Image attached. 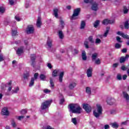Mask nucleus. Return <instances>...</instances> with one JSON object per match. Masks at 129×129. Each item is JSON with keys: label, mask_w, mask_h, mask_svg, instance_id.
Returning <instances> with one entry per match:
<instances>
[{"label": "nucleus", "mask_w": 129, "mask_h": 129, "mask_svg": "<svg viewBox=\"0 0 129 129\" xmlns=\"http://www.w3.org/2000/svg\"><path fill=\"white\" fill-rule=\"evenodd\" d=\"M5 87H7L8 89L6 93V95H13V94H17L20 91L19 87H16L14 90L13 89V86H12V81L7 83L5 85Z\"/></svg>", "instance_id": "obj_1"}, {"label": "nucleus", "mask_w": 129, "mask_h": 129, "mask_svg": "<svg viewBox=\"0 0 129 129\" xmlns=\"http://www.w3.org/2000/svg\"><path fill=\"white\" fill-rule=\"evenodd\" d=\"M69 111L72 113H81L82 109L79 104H71L69 106Z\"/></svg>", "instance_id": "obj_2"}, {"label": "nucleus", "mask_w": 129, "mask_h": 129, "mask_svg": "<svg viewBox=\"0 0 129 129\" xmlns=\"http://www.w3.org/2000/svg\"><path fill=\"white\" fill-rule=\"evenodd\" d=\"M96 108L93 111V114L95 117L97 118L102 114V107L100 104L96 105Z\"/></svg>", "instance_id": "obj_3"}, {"label": "nucleus", "mask_w": 129, "mask_h": 129, "mask_svg": "<svg viewBox=\"0 0 129 129\" xmlns=\"http://www.w3.org/2000/svg\"><path fill=\"white\" fill-rule=\"evenodd\" d=\"M58 73H59V82H62L63 79V76H64V72H60L59 70H55L52 72V76L53 77H56L58 75Z\"/></svg>", "instance_id": "obj_4"}, {"label": "nucleus", "mask_w": 129, "mask_h": 129, "mask_svg": "<svg viewBox=\"0 0 129 129\" xmlns=\"http://www.w3.org/2000/svg\"><path fill=\"white\" fill-rule=\"evenodd\" d=\"M52 103V100H47L43 102L41 106V108L42 110L47 109L48 107H50V105Z\"/></svg>", "instance_id": "obj_5"}, {"label": "nucleus", "mask_w": 129, "mask_h": 129, "mask_svg": "<svg viewBox=\"0 0 129 129\" xmlns=\"http://www.w3.org/2000/svg\"><path fill=\"white\" fill-rule=\"evenodd\" d=\"M35 31V28L33 25H29L26 28V32L27 34H33Z\"/></svg>", "instance_id": "obj_6"}, {"label": "nucleus", "mask_w": 129, "mask_h": 129, "mask_svg": "<svg viewBox=\"0 0 129 129\" xmlns=\"http://www.w3.org/2000/svg\"><path fill=\"white\" fill-rule=\"evenodd\" d=\"M80 13V8H77L76 9H75L74 11V13L71 19L75 20V17H78Z\"/></svg>", "instance_id": "obj_7"}, {"label": "nucleus", "mask_w": 129, "mask_h": 129, "mask_svg": "<svg viewBox=\"0 0 129 129\" xmlns=\"http://www.w3.org/2000/svg\"><path fill=\"white\" fill-rule=\"evenodd\" d=\"M83 108L88 113L91 112V106L88 104H83Z\"/></svg>", "instance_id": "obj_8"}, {"label": "nucleus", "mask_w": 129, "mask_h": 129, "mask_svg": "<svg viewBox=\"0 0 129 129\" xmlns=\"http://www.w3.org/2000/svg\"><path fill=\"white\" fill-rule=\"evenodd\" d=\"M30 59L31 66H32V67H35V65H36V61H35L36 60V55L34 54H31L30 56Z\"/></svg>", "instance_id": "obj_9"}, {"label": "nucleus", "mask_w": 129, "mask_h": 129, "mask_svg": "<svg viewBox=\"0 0 129 129\" xmlns=\"http://www.w3.org/2000/svg\"><path fill=\"white\" fill-rule=\"evenodd\" d=\"M1 114L2 115L8 116L10 114V112L9 111V109L7 107H4L2 109L1 111Z\"/></svg>", "instance_id": "obj_10"}, {"label": "nucleus", "mask_w": 129, "mask_h": 129, "mask_svg": "<svg viewBox=\"0 0 129 129\" xmlns=\"http://www.w3.org/2000/svg\"><path fill=\"white\" fill-rule=\"evenodd\" d=\"M23 53H24V46H21L18 48L16 50V54H17L18 56H21Z\"/></svg>", "instance_id": "obj_11"}, {"label": "nucleus", "mask_w": 129, "mask_h": 129, "mask_svg": "<svg viewBox=\"0 0 129 129\" xmlns=\"http://www.w3.org/2000/svg\"><path fill=\"white\" fill-rule=\"evenodd\" d=\"M117 35H118L119 36H121V37H122V38H123L124 39H127V40H128L129 39L128 35H127V34H124V33L120 31H118L117 32Z\"/></svg>", "instance_id": "obj_12"}, {"label": "nucleus", "mask_w": 129, "mask_h": 129, "mask_svg": "<svg viewBox=\"0 0 129 129\" xmlns=\"http://www.w3.org/2000/svg\"><path fill=\"white\" fill-rule=\"evenodd\" d=\"M92 68L90 67L87 70V77H92Z\"/></svg>", "instance_id": "obj_13"}, {"label": "nucleus", "mask_w": 129, "mask_h": 129, "mask_svg": "<svg viewBox=\"0 0 129 129\" xmlns=\"http://www.w3.org/2000/svg\"><path fill=\"white\" fill-rule=\"evenodd\" d=\"M114 21L105 19L102 21L103 25H108V24H113Z\"/></svg>", "instance_id": "obj_14"}, {"label": "nucleus", "mask_w": 129, "mask_h": 129, "mask_svg": "<svg viewBox=\"0 0 129 129\" xmlns=\"http://www.w3.org/2000/svg\"><path fill=\"white\" fill-rule=\"evenodd\" d=\"M129 55L128 54H127L125 55V56H122L120 58V63H123L124 61L127 60V59H128Z\"/></svg>", "instance_id": "obj_15"}, {"label": "nucleus", "mask_w": 129, "mask_h": 129, "mask_svg": "<svg viewBox=\"0 0 129 129\" xmlns=\"http://www.w3.org/2000/svg\"><path fill=\"white\" fill-rule=\"evenodd\" d=\"M91 9L93 11H97L98 10V5H97V3L94 2L92 4Z\"/></svg>", "instance_id": "obj_16"}, {"label": "nucleus", "mask_w": 129, "mask_h": 129, "mask_svg": "<svg viewBox=\"0 0 129 129\" xmlns=\"http://www.w3.org/2000/svg\"><path fill=\"white\" fill-rule=\"evenodd\" d=\"M123 96L124 99L127 101V102H129V96L128 94L126 93V92H123Z\"/></svg>", "instance_id": "obj_17"}, {"label": "nucleus", "mask_w": 129, "mask_h": 129, "mask_svg": "<svg viewBox=\"0 0 129 129\" xmlns=\"http://www.w3.org/2000/svg\"><path fill=\"white\" fill-rule=\"evenodd\" d=\"M41 26H42V21L41 18L38 17L36 22V26L37 28H41Z\"/></svg>", "instance_id": "obj_18"}, {"label": "nucleus", "mask_w": 129, "mask_h": 129, "mask_svg": "<svg viewBox=\"0 0 129 129\" xmlns=\"http://www.w3.org/2000/svg\"><path fill=\"white\" fill-rule=\"evenodd\" d=\"M65 26V23H64L63 21L60 20L59 21V25L58 28L59 30H62V29H64V26Z\"/></svg>", "instance_id": "obj_19"}, {"label": "nucleus", "mask_w": 129, "mask_h": 129, "mask_svg": "<svg viewBox=\"0 0 129 129\" xmlns=\"http://www.w3.org/2000/svg\"><path fill=\"white\" fill-rule=\"evenodd\" d=\"M115 102V100L113 99L108 98L107 100V102L108 104H109L110 105H112V104H113Z\"/></svg>", "instance_id": "obj_20"}, {"label": "nucleus", "mask_w": 129, "mask_h": 129, "mask_svg": "<svg viewBox=\"0 0 129 129\" xmlns=\"http://www.w3.org/2000/svg\"><path fill=\"white\" fill-rule=\"evenodd\" d=\"M59 12V10L57 8L53 9V16L56 18V19H58V13Z\"/></svg>", "instance_id": "obj_21"}, {"label": "nucleus", "mask_w": 129, "mask_h": 129, "mask_svg": "<svg viewBox=\"0 0 129 129\" xmlns=\"http://www.w3.org/2000/svg\"><path fill=\"white\" fill-rule=\"evenodd\" d=\"M82 59L84 61H85L87 60V56H86V52H85V51H83L82 53Z\"/></svg>", "instance_id": "obj_22"}, {"label": "nucleus", "mask_w": 129, "mask_h": 129, "mask_svg": "<svg viewBox=\"0 0 129 129\" xmlns=\"http://www.w3.org/2000/svg\"><path fill=\"white\" fill-rule=\"evenodd\" d=\"M58 37L61 40L64 39V34L61 30L58 31Z\"/></svg>", "instance_id": "obj_23"}, {"label": "nucleus", "mask_w": 129, "mask_h": 129, "mask_svg": "<svg viewBox=\"0 0 129 129\" xmlns=\"http://www.w3.org/2000/svg\"><path fill=\"white\" fill-rule=\"evenodd\" d=\"M111 125L113 128H117L119 126L118 123L116 122L111 123Z\"/></svg>", "instance_id": "obj_24"}, {"label": "nucleus", "mask_w": 129, "mask_h": 129, "mask_svg": "<svg viewBox=\"0 0 129 129\" xmlns=\"http://www.w3.org/2000/svg\"><path fill=\"white\" fill-rule=\"evenodd\" d=\"M47 45L48 48H51V47H52V40L48 38V40L47 41Z\"/></svg>", "instance_id": "obj_25"}, {"label": "nucleus", "mask_w": 129, "mask_h": 129, "mask_svg": "<svg viewBox=\"0 0 129 129\" xmlns=\"http://www.w3.org/2000/svg\"><path fill=\"white\" fill-rule=\"evenodd\" d=\"M76 86V83H71L70 84V85L69 86V88L70 89H73Z\"/></svg>", "instance_id": "obj_26"}, {"label": "nucleus", "mask_w": 129, "mask_h": 129, "mask_svg": "<svg viewBox=\"0 0 129 129\" xmlns=\"http://www.w3.org/2000/svg\"><path fill=\"white\" fill-rule=\"evenodd\" d=\"M85 26H86L85 21H82L81 23L80 29H81V30H83V29H84V28H85Z\"/></svg>", "instance_id": "obj_27"}, {"label": "nucleus", "mask_w": 129, "mask_h": 129, "mask_svg": "<svg viewBox=\"0 0 129 129\" xmlns=\"http://www.w3.org/2000/svg\"><path fill=\"white\" fill-rule=\"evenodd\" d=\"M109 27H107L106 28V30L105 31L104 35H103V37H105V38H106V37H107V35L109 32Z\"/></svg>", "instance_id": "obj_28"}, {"label": "nucleus", "mask_w": 129, "mask_h": 129, "mask_svg": "<svg viewBox=\"0 0 129 129\" xmlns=\"http://www.w3.org/2000/svg\"><path fill=\"white\" fill-rule=\"evenodd\" d=\"M124 28L127 30L129 28V23L128 21H126L124 22Z\"/></svg>", "instance_id": "obj_29"}, {"label": "nucleus", "mask_w": 129, "mask_h": 129, "mask_svg": "<svg viewBox=\"0 0 129 129\" xmlns=\"http://www.w3.org/2000/svg\"><path fill=\"white\" fill-rule=\"evenodd\" d=\"M34 83H35V79H34V78H32L29 84L30 87H32V86L34 85Z\"/></svg>", "instance_id": "obj_30"}, {"label": "nucleus", "mask_w": 129, "mask_h": 129, "mask_svg": "<svg viewBox=\"0 0 129 129\" xmlns=\"http://www.w3.org/2000/svg\"><path fill=\"white\" fill-rule=\"evenodd\" d=\"M86 92L87 94H91V89L90 87H87L86 88Z\"/></svg>", "instance_id": "obj_31"}, {"label": "nucleus", "mask_w": 129, "mask_h": 129, "mask_svg": "<svg viewBox=\"0 0 129 129\" xmlns=\"http://www.w3.org/2000/svg\"><path fill=\"white\" fill-rule=\"evenodd\" d=\"M39 77L42 81H45V80H46V76L44 75L41 74L40 75Z\"/></svg>", "instance_id": "obj_32"}, {"label": "nucleus", "mask_w": 129, "mask_h": 129, "mask_svg": "<svg viewBox=\"0 0 129 129\" xmlns=\"http://www.w3.org/2000/svg\"><path fill=\"white\" fill-rule=\"evenodd\" d=\"M123 14H127L128 13V9L127 7L124 6L123 9Z\"/></svg>", "instance_id": "obj_33"}, {"label": "nucleus", "mask_w": 129, "mask_h": 129, "mask_svg": "<svg viewBox=\"0 0 129 129\" xmlns=\"http://www.w3.org/2000/svg\"><path fill=\"white\" fill-rule=\"evenodd\" d=\"M50 87H51V89H53L54 88V82H53V80L50 79Z\"/></svg>", "instance_id": "obj_34"}, {"label": "nucleus", "mask_w": 129, "mask_h": 129, "mask_svg": "<svg viewBox=\"0 0 129 129\" xmlns=\"http://www.w3.org/2000/svg\"><path fill=\"white\" fill-rule=\"evenodd\" d=\"M84 46L86 49H88L89 48V46L88 45V41L86 40L84 43Z\"/></svg>", "instance_id": "obj_35"}, {"label": "nucleus", "mask_w": 129, "mask_h": 129, "mask_svg": "<svg viewBox=\"0 0 129 129\" xmlns=\"http://www.w3.org/2000/svg\"><path fill=\"white\" fill-rule=\"evenodd\" d=\"M100 43H101V40H100V39H99V38L96 39L95 44L96 45H99V44H100Z\"/></svg>", "instance_id": "obj_36"}, {"label": "nucleus", "mask_w": 129, "mask_h": 129, "mask_svg": "<svg viewBox=\"0 0 129 129\" xmlns=\"http://www.w3.org/2000/svg\"><path fill=\"white\" fill-rule=\"evenodd\" d=\"M99 25V20H97L95 21V22L94 24V27L95 28H97Z\"/></svg>", "instance_id": "obj_37"}, {"label": "nucleus", "mask_w": 129, "mask_h": 129, "mask_svg": "<svg viewBox=\"0 0 129 129\" xmlns=\"http://www.w3.org/2000/svg\"><path fill=\"white\" fill-rule=\"evenodd\" d=\"M88 40L89 42H90V43H91L92 44H93V43H94V41H93V37L92 36H89V37L88 38Z\"/></svg>", "instance_id": "obj_38"}, {"label": "nucleus", "mask_w": 129, "mask_h": 129, "mask_svg": "<svg viewBox=\"0 0 129 129\" xmlns=\"http://www.w3.org/2000/svg\"><path fill=\"white\" fill-rule=\"evenodd\" d=\"M121 70L123 71H125L126 70H128V68H127V67H125V66H122L121 67Z\"/></svg>", "instance_id": "obj_39"}, {"label": "nucleus", "mask_w": 129, "mask_h": 129, "mask_svg": "<svg viewBox=\"0 0 129 129\" xmlns=\"http://www.w3.org/2000/svg\"><path fill=\"white\" fill-rule=\"evenodd\" d=\"M44 93H45L46 94L48 93H50L51 92V90L48 89H45L43 90Z\"/></svg>", "instance_id": "obj_40"}, {"label": "nucleus", "mask_w": 129, "mask_h": 129, "mask_svg": "<svg viewBox=\"0 0 129 129\" xmlns=\"http://www.w3.org/2000/svg\"><path fill=\"white\" fill-rule=\"evenodd\" d=\"M97 57V53H93L92 55L93 60H95Z\"/></svg>", "instance_id": "obj_41"}, {"label": "nucleus", "mask_w": 129, "mask_h": 129, "mask_svg": "<svg viewBox=\"0 0 129 129\" xmlns=\"http://www.w3.org/2000/svg\"><path fill=\"white\" fill-rule=\"evenodd\" d=\"M121 47V44L119 43H116L115 45V48H116V49H119V48H120Z\"/></svg>", "instance_id": "obj_42"}, {"label": "nucleus", "mask_w": 129, "mask_h": 129, "mask_svg": "<svg viewBox=\"0 0 129 129\" xmlns=\"http://www.w3.org/2000/svg\"><path fill=\"white\" fill-rule=\"evenodd\" d=\"M72 121L74 124H76L77 123V120H76V118H73L72 119Z\"/></svg>", "instance_id": "obj_43"}, {"label": "nucleus", "mask_w": 129, "mask_h": 129, "mask_svg": "<svg viewBox=\"0 0 129 129\" xmlns=\"http://www.w3.org/2000/svg\"><path fill=\"white\" fill-rule=\"evenodd\" d=\"M29 76H30V75L29 74V73H28L27 74H25L24 75V79H28V78L29 77Z\"/></svg>", "instance_id": "obj_44"}, {"label": "nucleus", "mask_w": 129, "mask_h": 129, "mask_svg": "<svg viewBox=\"0 0 129 129\" xmlns=\"http://www.w3.org/2000/svg\"><path fill=\"white\" fill-rule=\"evenodd\" d=\"M15 19L17 21V22H20V21L22 20V19H21L20 18V17L18 16H16L15 17Z\"/></svg>", "instance_id": "obj_45"}, {"label": "nucleus", "mask_w": 129, "mask_h": 129, "mask_svg": "<svg viewBox=\"0 0 129 129\" xmlns=\"http://www.w3.org/2000/svg\"><path fill=\"white\" fill-rule=\"evenodd\" d=\"M5 13V8L4 7H0V14H4Z\"/></svg>", "instance_id": "obj_46"}, {"label": "nucleus", "mask_w": 129, "mask_h": 129, "mask_svg": "<svg viewBox=\"0 0 129 129\" xmlns=\"http://www.w3.org/2000/svg\"><path fill=\"white\" fill-rule=\"evenodd\" d=\"M84 2L86 4H88L89 3L92 4V3H93V0H84Z\"/></svg>", "instance_id": "obj_47"}, {"label": "nucleus", "mask_w": 129, "mask_h": 129, "mask_svg": "<svg viewBox=\"0 0 129 129\" xmlns=\"http://www.w3.org/2000/svg\"><path fill=\"white\" fill-rule=\"evenodd\" d=\"M24 116L23 115H21V116H19L17 117V119H18V120H22V119H24Z\"/></svg>", "instance_id": "obj_48"}, {"label": "nucleus", "mask_w": 129, "mask_h": 129, "mask_svg": "<svg viewBox=\"0 0 129 129\" xmlns=\"http://www.w3.org/2000/svg\"><path fill=\"white\" fill-rule=\"evenodd\" d=\"M17 30H14L12 29V36H16L17 35Z\"/></svg>", "instance_id": "obj_49"}, {"label": "nucleus", "mask_w": 129, "mask_h": 129, "mask_svg": "<svg viewBox=\"0 0 129 129\" xmlns=\"http://www.w3.org/2000/svg\"><path fill=\"white\" fill-rule=\"evenodd\" d=\"M72 52L74 55L76 54H78V50L76 49H75L74 50H73Z\"/></svg>", "instance_id": "obj_50"}, {"label": "nucleus", "mask_w": 129, "mask_h": 129, "mask_svg": "<svg viewBox=\"0 0 129 129\" xmlns=\"http://www.w3.org/2000/svg\"><path fill=\"white\" fill-rule=\"evenodd\" d=\"M117 79H118V80H121L122 78L120 74H119L117 75Z\"/></svg>", "instance_id": "obj_51"}, {"label": "nucleus", "mask_w": 129, "mask_h": 129, "mask_svg": "<svg viewBox=\"0 0 129 129\" xmlns=\"http://www.w3.org/2000/svg\"><path fill=\"white\" fill-rule=\"evenodd\" d=\"M12 126H13V127H16V126H17V124H16V122L15 121H12V123H11Z\"/></svg>", "instance_id": "obj_52"}, {"label": "nucleus", "mask_w": 129, "mask_h": 129, "mask_svg": "<svg viewBox=\"0 0 129 129\" xmlns=\"http://www.w3.org/2000/svg\"><path fill=\"white\" fill-rule=\"evenodd\" d=\"M95 63L97 64L98 65L100 64V59L99 58H98L96 61H95Z\"/></svg>", "instance_id": "obj_53"}, {"label": "nucleus", "mask_w": 129, "mask_h": 129, "mask_svg": "<svg viewBox=\"0 0 129 129\" xmlns=\"http://www.w3.org/2000/svg\"><path fill=\"white\" fill-rule=\"evenodd\" d=\"M116 113V111L115 110H112L110 111L111 114H115Z\"/></svg>", "instance_id": "obj_54"}, {"label": "nucleus", "mask_w": 129, "mask_h": 129, "mask_svg": "<svg viewBox=\"0 0 129 129\" xmlns=\"http://www.w3.org/2000/svg\"><path fill=\"white\" fill-rule=\"evenodd\" d=\"M9 4L11 6H13L15 4V2L13 0H9Z\"/></svg>", "instance_id": "obj_55"}, {"label": "nucleus", "mask_w": 129, "mask_h": 129, "mask_svg": "<svg viewBox=\"0 0 129 129\" xmlns=\"http://www.w3.org/2000/svg\"><path fill=\"white\" fill-rule=\"evenodd\" d=\"M26 112H27V110H22L21 111V113L22 114H26Z\"/></svg>", "instance_id": "obj_56"}, {"label": "nucleus", "mask_w": 129, "mask_h": 129, "mask_svg": "<svg viewBox=\"0 0 129 129\" xmlns=\"http://www.w3.org/2000/svg\"><path fill=\"white\" fill-rule=\"evenodd\" d=\"M121 38L120 37H119V36H118L116 37V40L117 41V42H119V43H121V41H120Z\"/></svg>", "instance_id": "obj_57"}, {"label": "nucleus", "mask_w": 129, "mask_h": 129, "mask_svg": "<svg viewBox=\"0 0 129 129\" xmlns=\"http://www.w3.org/2000/svg\"><path fill=\"white\" fill-rule=\"evenodd\" d=\"M38 76H39V74L35 73L34 74V79H37V78H38Z\"/></svg>", "instance_id": "obj_58"}, {"label": "nucleus", "mask_w": 129, "mask_h": 129, "mask_svg": "<svg viewBox=\"0 0 129 129\" xmlns=\"http://www.w3.org/2000/svg\"><path fill=\"white\" fill-rule=\"evenodd\" d=\"M47 67H48V68L49 69H52V64H51V63H47Z\"/></svg>", "instance_id": "obj_59"}, {"label": "nucleus", "mask_w": 129, "mask_h": 129, "mask_svg": "<svg viewBox=\"0 0 129 129\" xmlns=\"http://www.w3.org/2000/svg\"><path fill=\"white\" fill-rule=\"evenodd\" d=\"M118 66V63H117L113 64V68H116V67H117Z\"/></svg>", "instance_id": "obj_60"}, {"label": "nucleus", "mask_w": 129, "mask_h": 129, "mask_svg": "<svg viewBox=\"0 0 129 129\" xmlns=\"http://www.w3.org/2000/svg\"><path fill=\"white\" fill-rule=\"evenodd\" d=\"M104 127L105 129H108V128H109L110 126H109V125L106 124V125H104Z\"/></svg>", "instance_id": "obj_61"}, {"label": "nucleus", "mask_w": 129, "mask_h": 129, "mask_svg": "<svg viewBox=\"0 0 129 129\" xmlns=\"http://www.w3.org/2000/svg\"><path fill=\"white\" fill-rule=\"evenodd\" d=\"M64 101H65L64 98H62L61 99H60L59 103L60 104H62L64 102Z\"/></svg>", "instance_id": "obj_62"}, {"label": "nucleus", "mask_w": 129, "mask_h": 129, "mask_svg": "<svg viewBox=\"0 0 129 129\" xmlns=\"http://www.w3.org/2000/svg\"><path fill=\"white\" fill-rule=\"evenodd\" d=\"M127 78V76H126V75H124L122 77V79L123 80H125V79H126Z\"/></svg>", "instance_id": "obj_63"}, {"label": "nucleus", "mask_w": 129, "mask_h": 129, "mask_svg": "<svg viewBox=\"0 0 129 129\" xmlns=\"http://www.w3.org/2000/svg\"><path fill=\"white\" fill-rule=\"evenodd\" d=\"M127 50L126 49V48H123V49H122V53H126V51Z\"/></svg>", "instance_id": "obj_64"}]
</instances>
